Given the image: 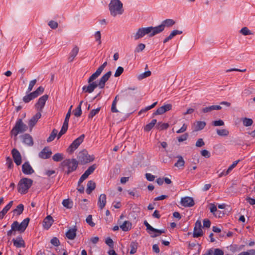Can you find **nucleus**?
I'll return each instance as SVG.
<instances>
[{"label": "nucleus", "mask_w": 255, "mask_h": 255, "mask_svg": "<svg viewBox=\"0 0 255 255\" xmlns=\"http://www.w3.org/2000/svg\"><path fill=\"white\" fill-rule=\"evenodd\" d=\"M111 74L112 72L108 71L103 75L98 82L94 81L97 78H91V75L88 80V85H84L82 87L83 92L90 94L94 92L97 87H99V88L101 89L104 88L106 83L109 79Z\"/></svg>", "instance_id": "obj_1"}, {"label": "nucleus", "mask_w": 255, "mask_h": 255, "mask_svg": "<svg viewBox=\"0 0 255 255\" xmlns=\"http://www.w3.org/2000/svg\"><path fill=\"white\" fill-rule=\"evenodd\" d=\"M29 220V218H26L20 224L17 221H14L11 225V229L7 232V236L15 235L16 231L19 233L24 232L28 225Z\"/></svg>", "instance_id": "obj_2"}, {"label": "nucleus", "mask_w": 255, "mask_h": 255, "mask_svg": "<svg viewBox=\"0 0 255 255\" xmlns=\"http://www.w3.org/2000/svg\"><path fill=\"white\" fill-rule=\"evenodd\" d=\"M109 8L110 14L114 17L122 14L124 12L123 3L120 0H111Z\"/></svg>", "instance_id": "obj_3"}, {"label": "nucleus", "mask_w": 255, "mask_h": 255, "mask_svg": "<svg viewBox=\"0 0 255 255\" xmlns=\"http://www.w3.org/2000/svg\"><path fill=\"white\" fill-rule=\"evenodd\" d=\"M61 165L64 169L65 168H67L66 173L67 175H69L70 173L77 169L78 165V162L75 158L66 159L61 162Z\"/></svg>", "instance_id": "obj_4"}, {"label": "nucleus", "mask_w": 255, "mask_h": 255, "mask_svg": "<svg viewBox=\"0 0 255 255\" xmlns=\"http://www.w3.org/2000/svg\"><path fill=\"white\" fill-rule=\"evenodd\" d=\"M33 180L27 178H23L19 181L17 185L18 192L21 194H26L30 188Z\"/></svg>", "instance_id": "obj_5"}, {"label": "nucleus", "mask_w": 255, "mask_h": 255, "mask_svg": "<svg viewBox=\"0 0 255 255\" xmlns=\"http://www.w3.org/2000/svg\"><path fill=\"white\" fill-rule=\"evenodd\" d=\"M28 127L22 122V119H18L10 133L12 135L16 137L19 133L26 131Z\"/></svg>", "instance_id": "obj_6"}, {"label": "nucleus", "mask_w": 255, "mask_h": 255, "mask_svg": "<svg viewBox=\"0 0 255 255\" xmlns=\"http://www.w3.org/2000/svg\"><path fill=\"white\" fill-rule=\"evenodd\" d=\"M78 162L84 165L93 161L95 157L93 155H89L88 151L84 149L80 151L77 155Z\"/></svg>", "instance_id": "obj_7"}, {"label": "nucleus", "mask_w": 255, "mask_h": 255, "mask_svg": "<svg viewBox=\"0 0 255 255\" xmlns=\"http://www.w3.org/2000/svg\"><path fill=\"white\" fill-rule=\"evenodd\" d=\"M144 225L146 227L147 233L150 235L151 238L158 237L162 233H164L165 230L164 229L158 230L152 227L146 221H144Z\"/></svg>", "instance_id": "obj_8"}, {"label": "nucleus", "mask_w": 255, "mask_h": 255, "mask_svg": "<svg viewBox=\"0 0 255 255\" xmlns=\"http://www.w3.org/2000/svg\"><path fill=\"white\" fill-rule=\"evenodd\" d=\"M85 137L84 134H81L79 137L75 139L70 144L68 148V150L70 153H72L76 149L80 144L83 141Z\"/></svg>", "instance_id": "obj_9"}, {"label": "nucleus", "mask_w": 255, "mask_h": 255, "mask_svg": "<svg viewBox=\"0 0 255 255\" xmlns=\"http://www.w3.org/2000/svg\"><path fill=\"white\" fill-rule=\"evenodd\" d=\"M202 235L203 231L202 230L201 222L198 220L195 224L192 237L194 238H197L201 237Z\"/></svg>", "instance_id": "obj_10"}, {"label": "nucleus", "mask_w": 255, "mask_h": 255, "mask_svg": "<svg viewBox=\"0 0 255 255\" xmlns=\"http://www.w3.org/2000/svg\"><path fill=\"white\" fill-rule=\"evenodd\" d=\"M175 23V21L172 19H166L164 20L160 25L157 26L159 33L164 31L165 27H171Z\"/></svg>", "instance_id": "obj_11"}, {"label": "nucleus", "mask_w": 255, "mask_h": 255, "mask_svg": "<svg viewBox=\"0 0 255 255\" xmlns=\"http://www.w3.org/2000/svg\"><path fill=\"white\" fill-rule=\"evenodd\" d=\"M145 35L148 34L149 37H153L154 35L159 34L158 28L156 26H149L146 27H141Z\"/></svg>", "instance_id": "obj_12"}, {"label": "nucleus", "mask_w": 255, "mask_h": 255, "mask_svg": "<svg viewBox=\"0 0 255 255\" xmlns=\"http://www.w3.org/2000/svg\"><path fill=\"white\" fill-rule=\"evenodd\" d=\"M48 98V96L47 95H44L39 98L37 102L35 105L38 112H41L42 111L43 108Z\"/></svg>", "instance_id": "obj_13"}, {"label": "nucleus", "mask_w": 255, "mask_h": 255, "mask_svg": "<svg viewBox=\"0 0 255 255\" xmlns=\"http://www.w3.org/2000/svg\"><path fill=\"white\" fill-rule=\"evenodd\" d=\"M172 109V105L170 104L164 105L159 108H158L156 111L154 112L152 114L153 117L158 115H162L165 113L167 111H170Z\"/></svg>", "instance_id": "obj_14"}, {"label": "nucleus", "mask_w": 255, "mask_h": 255, "mask_svg": "<svg viewBox=\"0 0 255 255\" xmlns=\"http://www.w3.org/2000/svg\"><path fill=\"white\" fill-rule=\"evenodd\" d=\"M11 154L15 163L17 165H20L21 164V156L19 151L16 148H13L11 150Z\"/></svg>", "instance_id": "obj_15"}, {"label": "nucleus", "mask_w": 255, "mask_h": 255, "mask_svg": "<svg viewBox=\"0 0 255 255\" xmlns=\"http://www.w3.org/2000/svg\"><path fill=\"white\" fill-rule=\"evenodd\" d=\"M180 203L182 206L185 207H191L195 204L193 199L190 197L182 198Z\"/></svg>", "instance_id": "obj_16"}, {"label": "nucleus", "mask_w": 255, "mask_h": 255, "mask_svg": "<svg viewBox=\"0 0 255 255\" xmlns=\"http://www.w3.org/2000/svg\"><path fill=\"white\" fill-rule=\"evenodd\" d=\"M52 151L47 146L45 147L39 153L38 157L40 158L46 159L50 157Z\"/></svg>", "instance_id": "obj_17"}, {"label": "nucleus", "mask_w": 255, "mask_h": 255, "mask_svg": "<svg viewBox=\"0 0 255 255\" xmlns=\"http://www.w3.org/2000/svg\"><path fill=\"white\" fill-rule=\"evenodd\" d=\"M22 171L26 175H30L34 172V170L28 161L25 162L22 165Z\"/></svg>", "instance_id": "obj_18"}, {"label": "nucleus", "mask_w": 255, "mask_h": 255, "mask_svg": "<svg viewBox=\"0 0 255 255\" xmlns=\"http://www.w3.org/2000/svg\"><path fill=\"white\" fill-rule=\"evenodd\" d=\"M41 112H38L35 115H34L28 121V126L32 129L33 127L35 125L38 120L41 118Z\"/></svg>", "instance_id": "obj_19"}, {"label": "nucleus", "mask_w": 255, "mask_h": 255, "mask_svg": "<svg viewBox=\"0 0 255 255\" xmlns=\"http://www.w3.org/2000/svg\"><path fill=\"white\" fill-rule=\"evenodd\" d=\"M20 138L22 139V141L24 144L32 146L33 144V141L32 136L28 133H25L20 136Z\"/></svg>", "instance_id": "obj_20"}, {"label": "nucleus", "mask_w": 255, "mask_h": 255, "mask_svg": "<svg viewBox=\"0 0 255 255\" xmlns=\"http://www.w3.org/2000/svg\"><path fill=\"white\" fill-rule=\"evenodd\" d=\"M54 220L50 215L47 216L43 221V226L44 229L48 230L51 226Z\"/></svg>", "instance_id": "obj_21"}, {"label": "nucleus", "mask_w": 255, "mask_h": 255, "mask_svg": "<svg viewBox=\"0 0 255 255\" xmlns=\"http://www.w3.org/2000/svg\"><path fill=\"white\" fill-rule=\"evenodd\" d=\"M106 195L105 194H102L99 197L98 201V206L99 208L102 210L106 205Z\"/></svg>", "instance_id": "obj_22"}, {"label": "nucleus", "mask_w": 255, "mask_h": 255, "mask_svg": "<svg viewBox=\"0 0 255 255\" xmlns=\"http://www.w3.org/2000/svg\"><path fill=\"white\" fill-rule=\"evenodd\" d=\"M107 65V62L106 61L97 69L95 73L92 75L91 78H97L101 75Z\"/></svg>", "instance_id": "obj_23"}, {"label": "nucleus", "mask_w": 255, "mask_h": 255, "mask_svg": "<svg viewBox=\"0 0 255 255\" xmlns=\"http://www.w3.org/2000/svg\"><path fill=\"white\" fill-rule=\"evenodd\" d=\"M145 36L144 32L142 28H139L137 29L135 33L132 34L131 37L134 39V40H137Z\"/></svg>", "instance_id": "obj_24"}, {"label": "nucleus", "mask_w": 255, "mask_h": 255, "mask_svg": "<svg viewBox=\"0 0 255 255\" xmlns=\"http://www.w3.org/2000/svg\"><path fill=\"white\" fill-rule=\"evenodd\" d=\"M77 229L75 227L69 229L66 232V236L68 239H74L76 235Z\"/></svg>", "instance_id": "obj_25"}, {"label": "nucleus", "mask_w": 255, "mask_h": 255, "mask_svg": "<svg viewBox=\"0 0 255 255\" xmlns=\"http://www.w3.org/2000/svg\"><path fill=\"white\" fill-rule=\"evenodd\" d=\"M182 33V31L178 30H174L168 36L165 38L163 40V43H165L168 41L171 40L173 37L177 34H181Z\"/></svg>", "instance_id": "obj_26"}, {"label": "nucleus", "mask_w": 255, "mask_h": 255, "mask_svg": "<svg viewBox=\"0 0 255 255\" xmlns=\"http://www.w3.org/2000/svg\"><path fill=\"white\" fill-rule=\"evenodd\" d=\"M87 186L86 193L90 194L95 189L96 184L93 181L90 180L88 182Z\"/></svg>", "instance_id": "obj_27"}, {"label": "nucleus", "mask_w": 255, "mask_h": 255, "mask_svg": "<svg viewBox=\"0 0 255 255\" xmlns=\"http://www.w3.org/2000/svg\"><path fill=\"white\" fill-rule=\"evenodd\" d=\"M233 233L232 232L229 231L228 232H226L225 231L223 230H221V232L219 233L218 236L217 238H231L232 237Z\"/></svg>", "instance_id": "obj_28"}, {"label": "nucleus", "mask_w": 255, "mask_h": 255, "mask_svg": "<svg viewBox=\"0 0 255 255\" xmlns=\"http://www.w3.org/2000/svg\"><path fill=\"white\" fill-rule=\"evenodd\" d=\"M131 224L128 221H125L122 225H120V228L124 231H128L131 229Z\"/></svg>", "instance_id": "obj_29"}, {"label": "nucleus", "mask_w": 255, "mask_h": 255, "mask_svg": "<svg viewBox=\"0 0 255 255\" xmlns=\"http://www.w3.org/2000/svg\"><path fill=\"white\" fill-rule=\"evenodd\" d=\"M206 125V123L204 121H197L195 125V130L199 131L203 129Z\"/></svg>", "instance_id": "obj_30"}, {"label": "nucleus", "mask_w": 255, "mask_h": 255, "mask_svg": "<svg viewBox=\"0 0 255 255\" xmlns=\"http://www.w3.org/2000/svg\"><path fill=\"white\" fill-rule=\"evenodd\" d=\"M157 122L156 119H153L151 122L147 124L144 128V130L145 131H149L154 127Z\"/></svg>", "instance_id": "obj_31"}, {"label": "nucleus", "mask_w": 255, "mask_h": 255, "mask_svg": "<svg viewBox=\"0 0 255 255\" xmlns=\"http://www.w3.org/2000/svg\"><path fill=\"white\" fill-rule=\"evenodd\" d=\"M83 102V101H81L80 102L78 107L73 111L74 115L76 117H79L82 115V110H81V106H82Z\"/></svg>", "instance_id": "obj_32"}, {"label": "nucleus", "mask_w": 255, "mask_h": 255, "mask_svg": "<svg viewBox=\"0 0 255 255\" xmlns=\"http://www.w3.org/2000/svg\"><path fill=\"white\" fill-rule=\"evenodd\" d=\"M44 91V88L42 86H39L35 91L31 92L35 98H37L40 95L42 94Z\"/></svg>", "instance_id": "obj_33"}, {"label": "nucleus", "mask_w": 255, "mask_h": 255, "mask_svg": "<svg viewBox=\"0 0 255 255\" xmlns=\"http://www.w3.org/2000/svg\"><path fill=\"white\" fill-rule=\"evenodd\" d=\"M189 247L191 250H195L198 252H199L200 250V245L196 242L189 243Z\"/></svg>", "instance_id": "obj_34"}, {"label": "nucleus", "mask_w": 255, "mask_h": 255, "mask_svg": "<svg viewBox=\"0 0 255 255\" xmlns=\"http://www.w3.org/2000/svg\"><path fill=\"white\" fill-rule=\"evenodd\" d=\"M169 127V124L168 123H162L159 122L157 124L156 128L159 130L166 129Z\"/></svg>", "instance_id": "obj_35"}, {"label": "nucleus", "mask_w": 255, "mask_h": 255, "mask_svg": "<svg viewBox=\"0 0 255 255\" xmlns=\"http://www.w3.org/2000/svg\"><path fill=\"white\" fill-rule=\"evenodd\" d=\"M24 210V206L22 204H19L17 206L16 209L13 210V212L14 214H16L17 215H19L22 213Z\"/></svg>", "instance_id": "obj_36"}, {"label": "nucleus", "mask_w": 255, "mask_h": 255, "mask_svg": "<svg viewBox=\"0 0 255 255\" xmlns=\"http://www.w3.org/2000/svg\"><path fill=\"white\" fill-rule=\"evenodd\" d=\"M58 133V131L56 129H53L50 133L49 136L47 138V141L48 142H50L52 141H53L55 137L57 136Z\"/></svg>", "instance_id": "obj_37"}, {"label": "nucleus", "mask_w": 255, "mask_h": 255, "mask_svg": "<svg viewBox=\"0 0 255 255\" xmlns=\"http://www.w3.org/2000/svg\"><path fill=\"white\" fill-rule=\"evenodd\" d=\"M177 158H178L176 163H175L174 166L180 167L184 166L185 161L181 156H178Z\"/></svg>", "instance_id": "obj_38"}, {"label": "nucleus", "mask_w": 255, "mask_h": 255, "mask_svg": "<svg viewBox=\"0 0 255 255\" xmlns=\"http://www.w3.org/2000/svg\"><path fill=\"white\" fill-rule=\"evenodd\" d=\"M13 245L18 248L25 247L24 240H13Z\"/></svg>", "instance_id": "obj_39"}, {"label": "nucleus", "mask_w": 255, "mask_h": 255, "mask_svg": "<svg viewBox=\"0 0 255 255\" xmlns=\"http://www.w3.org/2000/svg\"><path fill=\"white\" fill-rule=\"evenodd\" d=\"M151 71L148 70V71L143 72V73H141V74L138 75L137 76V79L139 80H142L145 78H147V77L150 76L151 75Z\"/></svg>", "instance_id": "obj_40"}, {"label": "nucleus", "mask_w": 255, "mask_h": 255, "mask_svg": "<svg viewBox=\"0 0 255 255\" xmlns=\"http://www.w3.org/2000/svg\"><path fill=\"white\" fill-rule=\"evenodd\" d=\"M35 99L32 93H30L29 94L25 95L23 97V101L25 103H29L31 100Z\"/></svg>", "instance_id": "obj_41"}, {"label": "nucleus", "mask_w": 255, "mask_h": 255, "mask_svg": "<svg viewBox=\"0 0 255 255\" xmlns=\"http://www.w3.org/2000/svg\"><path fill=\"white\" fill-rule=\"evenodd\" d=\"M130 248L131 250L130 251V254L132 255L135 254L136 252L138 244L136 242H132L130 244Z\"/></svg>", "instance_id": "obj_42"}, {"label": "nucleus", "mask_w": 255, "mask_h": 255, "mask_svg": "<svg viewBox=\"0 0 255 255\" xmlns=\"http://www.w3.org/2000/svg\"><path fill=\"white\" fill-rule=\"evenodd\" d=\"M243 125L245 127H249L252 125L253 121L252 119L247 118H244L242 119Z\"/></svg>", "instance_id": "obj_43"}, {"label": "nucleus", "mask_w": 255, "mask_h": 255, "mask_svg": "<svg viewBox=\"0 0 255 255\" xmlns=\"http://www.w3.org/2000/svg\"><path fill=\"white\" fill-rule=\"evenodd\" d=\"M97 166L96 164H93L90 167L85 171L84 173L88 177L90 174H91L94 170L96 169Z\"/></svg>", "instance_id": "obj_44"}, {"label": "nucleus", "mask_w": 255, "mask_h": 255, "mask_svg": "<svg viewBox=\"0 0 255 255\" xmlns=\"http://www.w3.org/2000/svg\"><path fill=\"white\" fill-rule=\"evenodd\" d=\"M101 110V107L97 108L91 111L88 115V119H92L95 115L99 113Z\"/></svg>", "instance_id": "obj_45"}, {"label": "nucleus", "mask_w": 255, "mask_h": 255, "mask_svg": "<svg viewBox=\"0 0 255 255\" xmlns=\"http://www.w3.org/2000/svg\"><path fill=\"white\" fill-rule=\"evenodd\" d=\"M157 104V102H155L153 103L152 105L150 106H148L146 107L144 109H142L139 112L138 115H140L141 113L147 112V111L153 108Z\"/></svg>", "instance_id": "obj_46"}, {"label": "nucleus", "mask_w": 255, "mask_h": 255, "mask_svg": "<svg viewBox=\"0 0 255 255\" xmlns=\"http://www.w3.org/2000/svg\"><path fill=\"white\" fill-rule=\"evenodd\" d=\"M64 158L63 155L62 153H57L52 156L54 161L58 162L62 160Z\"/></svg>", "instance_id": "obj_47"}, {"label": "nucleus", "mask_w": 255, "mask_h": 255, "mask_svg": "<svg viewBox=\"0 0 255 255\" xmlns=\"http://www.w3.org/2000/svg\"><path fill=\"white\" fill-rule=\"evenodd\" d=\"M145 47V45L143 43H139L137 45L134 49L135 53H139L142 51Z\"/></svg>", "instance_id": "obj_48"}, {"label": "nucleus", "mask_w": 255, "mask_h": 255, "mask_svg": "<svg viewBox=\"0 0 255 255\" xmlns=\"http://www.w3.org/2000/svg\"><path fill=\"white\" fill-rule=\"evenodd\" d=\"M217 133L220 136H227L229 134V132L227 129H217Z\"/></svg>", "instance_id": "obj_49"}, {"label": "nucleus", "mask_w": 255, "mask_h": 255, "mask_svg": "<svg viewBox=\"0 0 255 255\" xmlns=\"http://www.w3.org/2000/svg\"><path fill=\"white\" fill-rule=\"evenodd\" d=\"M62 205L64 207L70 209L72 208V202L70 201L69 199H64L62 201Z\"/></svg>", "instance_id": "obj_50"}, {"label": "nucleus", "mask_w": 255, "mask_h": 255, "mask_svg": "<svg viewBox=\"0 0 255 255\" xmlns=\"http://www.w3.org/2000/svg\"><path fill=\"white\" fill-rule=\"evenodd\" d=\"M72 108V106H71L67 113L66 115V117H65L63 124L68 125L69 119H70V116H71V111Z\"/></svg>", "instance_id": "obj_51"}, {"label": "nucleus", "mask_w": 255, "mask_h": 255, "mask_svg": "<svg viewBox=\"0 0 255 255\" xmlns=\"http://www.w3.org/2000/svg\"><path fill=\"white\" fill-rule=\"evenodd\" d=\"M240 33L244 35H249L252 34L251 31L247 27L242 28L240 30Z\"/></svg>", "instance_id": "obj_52"}, {"label": "nucleus", "mask_w": 255, "mask_h": 255, "mask_svg": "<svg viewBox=\"0 0 255 255\" xmlns=\"http://www.w3.org/2000/svg\"><path fill=\"white\" fill-rule=\"evenodd\" d=\"M124 70L123 67L121 66L118 67L115 73L114 76L115 77H119L123 73Z\"/></svg>", "instance_id": "obj_53"}, {"label": "nucleus", "mask_w": 255, "mask_h": 255, "mask_svg": "<svg viewBox=\"0 0 255 255\" xmlns=\"http://www.w3.org/2000/svg\"><path fill=\"white\" fill-rule=\"evenodd\" d=\"M36 79H34L30 81L26 93H29L32 90L34 86L36 83Z\"/></svg>", "instance_id": "obj_54"}, {"label": "nucleus", "mask_w": 255, "mask_h": 255, "mask_svg": "<svg viewBox=\"0 0 255 255\" xmlns=\"http://www.w3.org/2000/svg\"><path fill=\"white\" fill-rule=\"evenodd\" d=\"M189 134L188 133H185L181 136L177 137L178 142H181L186 140L188 137Z\"/></svg>", "instance_id": "obj_55"}, {"label": "nucleus", "mask_w": 255, "mask_h": 255, "mask_svg": "<svg viewBox=\"0 0 255 255\" xmlns=\"http://www.w3.org/2000/svg\"><path fill=\"white\" fill-rule=\"evenodd\" d=\"M13 201H10L8 204H7L2 210V211L5 213V214L7 213V212L9 210V209L11 208V206L13 205Z\"/></svg>", "instance_id": "obj_56"}, {"label": "nucleus", "mask_w": 255, "mask_h": 255, "mask_svg": "<svg viewBox=\"0 0 255 255\" xmlns=\"http://www.w3.org/2000/svg\"><path fill=\"white\" fill-rule=\"evenodd\" d=\"M95 40L98 42L99 44H101V34L100 31H97L95 33Z\"/></svg>", "instance_id": "obj_57"}, {"label": "nucleus", "mask_w": 255, "mask_h": 255, "mask_svg": "<svg viewBox=\"0 0 255 255\" xmlns=\"http://www.w3.org/2000/svg\"><path fill=\"white\" fill-rule=\"evenodd\" d=\"M79 49L77 46H75L70 53V55L76 57L78 54Z\"/></svg>", "instance_id": "obj_58"}, {"label": "nucleus", "mask_w": 255, "mask_h": 255, "mask_svg": "<svg viewBox=\"0 0 255 255\" xmlns=\"http://www.w3.org/2000/svg\"><path fill=\"white\" fill-rule=\"evenodd\" d=\"M6 164L7 165V167L9 169H11L13 167V164L12 159L10 157H6Z\"/></svg>", "instance_id": "obj_59"}, {"label": "nucleus", "mask_w": 255, "mask_h": 255, "mask_svg": "<svg viewBox=\"0 0 255 255\" xmlns=\"http://www.w3.org/2000/svg\"><path fill=\"white\" fill-rule=\"evenodd\" d=\"M86 222L88 224H89L91 227H94L95 225V224L92 222V216L91 215H89L88 216V217L86 218Z\"/></svg>", "instance_id": "obj_60"}, {"label": "nucleus", "mask_w": 255, "mask_h": 255, "mask_svg": "<svg viewBox=\"0 0 255 255\" xmlns=\"http://www.w3.org/2000/svg\"><path fill=\"white\" fill-rule=\"evenodd\" d=\"M202 156L205 158H209L211 156L210 152L206 149H203L201 151Z\"/></svg>", "instance_id": "obj_61"}, {"label": "nucleus", "mask_w": 255, "mask_h": 255, "mask_svg": "<svg viewBox=\"0 0 255 255\" xmlns=\"http://www.w3.org/2000/svg\"><path fill=\"white\" fill-rule=\"evenodd\" d=\"M212 111H214L213 105L209 106V107H205V108H203L202 109V112L203 113H209V112H211Z\"/></svg>", "instance_id": "obj_62"}, {"label": "nucleus", "mask_w": 255, "mask_h": 255, "mask_svg": "<svg viewBox=\"0 0 255 255\" xmlns=\"http://www.w3.org/2000/svg\"><path fill=\"white\" fill-rule=\"evenodd\" d=\"M48 25L52 29H56L58 27V23L55 21L51 20L48 22Z\"/></svg>", "instance_id": "obj_63"}, {"label": "nucleus", "mask_w": 255, "mask_h": 255, "mask_svg": "<svg viewBox=\"0 0 255 255\" xmlns=\"http://www.w3.org/2000/svg\"><path fill=\"white\" fill-rule=\"evenodd\" d=\"M213 255H224L223 251L220 249H215L213 251L212 250Z\"/></svg>", "instance_id": "obj_64"}]
</instances>
